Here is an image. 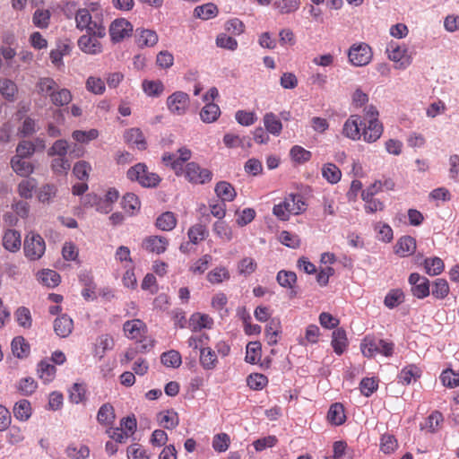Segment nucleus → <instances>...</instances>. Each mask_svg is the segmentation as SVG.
<instances>
[{"label": "nucleus", "instance_id": "57", "mask_svg": "<svg viewBox=\"0 0 459 459\" xmlns=\"http://www.w3.org/2000/svg\"><path fill=\"white\" fill-rule=\"evenodd\" d=\"M66 455L72 459H85L90 455V449L85 445H74L72 444L67 446Z\"/></svg>", "mask_w": 459, "mask_h": 459}, {"label": "nucleus", "instance_id": "2", "mask_svg": "<svg viewBox=\"0 0 459 459\" xmlns=\"http://www.w3.org/2000/svg\"><path fill=\"white\" fill-rule=\"evenodd\" d=\"M306 210V203L300 195L290 194L278 204H274L273 213L281 221H288L291 214L297 215Z\"/></svg>", "mask_w": 459, "mask_h": 459}, {"label": "nucleus", "instance_id": "21", "mask_svg": "<svg viewBox=\"0 0 459 459\" xmlns=\"http://www.w3.org/2000/svg\"><path fill=\"white\" fill-rule=\"evenodd\" d=\"M383 125L379 120L368 121L362 130L363 140L367 143H375L383 134Z\"/></svg>", "mask_w": 459, "mask_h": 459}, {"label": "nucleus", "instance_id": "16", "mask_svg": "<svg viewBox=\"0 0 459 459\" xmlns=\"http://www.w3.org/2000/svg\"><path fill=\"white\" fill-rule=\"evenodd\" d=\"M362 122L360 117L358 115H351L344 123L342 127V134L345 137L357 141L362 136L360 126Z\"/></svg>", "mask_w": 459, "mask_h": 459}, {"label": "nucleus", "instance_id": "59", "mask_svg": "<svg viewBox=\"0 0 459 459\" xmlns=\"http://www.w3.org/2000/svg\"><path fill=\"white\" fill-rule=\"evenodd\" d=\"M361 199L364 201V210L367 213H374L377 212L384 211L385 205L384 202H382L378 198H375V196H367L361 195Z\"/></svg>", "mask_w": 459, "mask_h": 459}, {"label": "nucleus", "instance_id": "15", "mask_svg": "<svg viewBox=\"0 0 459 459\" xmlns=\"http://www.w3.org/2000/svg\"><path fill=\"white\" fill-rule=\"evenodd\" d=\"M169 246V240L161 236H149L143 241V248L149 252L157 255L164 253Z\"/></svg>", "mask_w": 459, "mask_h": 459}, {"label": "nucleus", "instance_id": "60", "mask_svg": "<svg viewBox=\"0 0 459 459\" xmlns=\"http://www.w3.org/2000/svg\"><path fill=\"white\" fill-rule=\"evenodd\" d=\"M257 264L252 257H243L237 265L238 273L244 276H248L255 272Z\"/></svg>", "mask_w": 459, "mask_h": 459}, {"label": "nucleus", "instance_id": "7", "mask_svg": "<svg viewBox=\"0 0 459 459\" xmlns=\"http://www.w3.org/2000/svg\"><path fill=\"white\" fill-rule=\"evenodd\" d=\"M24 254L30 260H38L45 253L46 245L43 238L39 234L28 235L24 240Z\"/></svg>", "mask_w": 459, "mask_h": 459}, {"label": "nucleus", "instance_id": "36", "mask_svg": "<svg viewBox=\"0 0 459 459\" xmlns=\"http://www.w3.org/2000/svg\"><path fill=\"white\" fill-rule=\"evenodd\" d=\"M13 411L14 417L21 421L28 420L32 413L31 404L26 399L18 401L14 404Z\"/></svg>", "mask_w": 459, "mask_h": 459}, {"label": "nucleus", "instance_id": "9", "mask_svg": "<svg viewBox=\"0 0 459 459\" xmlns=\"http://www.w3.org/2000/svg\"><path fill=\"white\" fill-rule=\"evenodd\" d=\"M192 157V152L187 147H181L176 153L166 152L162 156V161L166 166H169L178 174L183 169V164L188 161Z\"/></svg>", "mask_w": 459, "mask_h": 459}, {"label": "nucleus", "instance_id": "52", "mask_svg": "<svg viewBox=\"0 0 459 459\" xmlns=\"http://www.w3.org/2000/svg\"><path fill=\"white\" fill-rule=\"evenodd\" d=\"M262 346L259 342H250L246 348L245 360L251 364L257 363L261 359Z\"/></svg>", "mask_w": 459, "mask_h": 459}, {"label": "nucleus", "instance_id": "27", "mask_svg": "<svg viewBox=\"0 0 459 459\" xmlns=\"http://www.w3.org/2000/svg\"><path fill=\"white\" fill-rule=\"evenodd\" d=\"M331 344L336 354L342 355L348 346V339L344 329L337 328L333 332Z\"/></svg>", "mask_w": 459, "mask_h": 459}, {"label": "nucleus", "instance_id": "26", "mask_svg": "<svg viewBox=\"0 0 459 459\" xmlns=\"http://www.w3.org/2000/svg\"><path fill=\"white\" fill-rule=\"evenodd\" d=\"M444 417L438 411H432L420 425V429L429 433L438 431L443 424Z\"/></svg>", "mask_w": 459, "mask_h": 459}, {"label": "nucleus", "instance_id": "35", "mask_svg": "<svg viewBox=\"0 0 459 459\" xmlns=\"http://www.w3.org/2000/svg\"><path fill=\"white\" fill-rule=\"evenodd\" d=\"M221 115L220 107L213 103L208 102L200 111V117L204 123L215 122Z\"/></svg>", "mask_w": 459, "mask_h": 459}, {"label": "nucleus", "instance_id": "23", "mask_svg": "<svg viewBox=\"0 0 459 459\" xmlns=\"http://www.w3.org/2000/svg\"><path fill=\"white\" fill-rule=\"evenodd\" d=\"M22 246V238L19 231L7 230L3 236V247L10 252H17Z\"/></svg>", "mask_w": 459, "mask_h": 459}, {"label": "nucleus", "instance_id": "53", "mask_svg": "<svg viewBox=\"0 0 459 459\" xmlns=\"http://www.w3.org/2000/svg\"><path fill=\"white\" fill-rule=\"evenodd\" d=\"M73 96L67 89H56L53 94H51V102L57 107H62L69 104L72 101Z\"/></svg>", "mask_w": 459, "mask_h": 459}, {"label": "nucleus", "instance_id": "55", "mask_svg": "<svg viewBox=\"0 0 459 459\" xmlns=\"http://www.w3.org/2000/svg\"><path fill=\"white\" fill-rule=\"evenodd\" d=\"M161 363L166 367L178 368L182 363L181 355L178 351L170 350L160 356Z\"/></svg>", "mask_w": 459, "mask_h": 459}, {"label": "nucleus", "instance_id": "61", "mask_svg": "<svg viewBox=\"0 0 459 459\" xmlns=\"http://www.w3.org/2000/svg\"><path fill=\"white\" fill-rule=\"evenodd\" d=\"M380 450L385 454H391L398 447V442L395 437L392 434H383L380 437Z\"/></svg>", "mask_w": 459, "mask_h": 459}, {"label": "nucleus", "instance_id": "13", "mask_svg": "<svg viewBox=\"0 0 459 459\" xmlns=\"http://www.w3.org/2000/svg\"><path fill=\"white\" fill-rule=\"evenodd\" d=\"M123 330L127 338L141 342L147 333V326L140 319H132L125 322Z\"/></svg>", "mask_w": 459, "mask_h": 459}, {"label": "nucleus", "instance_id": "63", "mask_svg": "<svg viewBox=\"0 0 459 459\" xmlns=\"http://www.w3.org/2000/svg\"><path fill=\"white\" fill-rule=\"evenodd\" d=\"M18 325L23 328H30L32 325V317L29 308L20 307L14 313Z\"/></svg>", "mask_w": 459, "mask_h": 459}, {"label": "nucleus", "instance_id": "38", "mask_svg": "<svg viewBox=\"0 0 459 459\" xmlns=\"http://www.w3.org/2000/svg\"><path fill=\"white\" fill-rule=\"evenodd\" d=\"M114 347V339L109 334H102L98 337L95 347H94V355L99 358H103L106 351L113 349Z\"/></svg>", "mask_w": 459, "mask_h": 459}, {"label": "nucleus", "instance_id": "29", "mask_svg": "<svg viewBox=\"0 0 459 459\" xmlns=\"http://www.w3.org/2000/svg\"><path fill=\"white\" fill-rule=\"evenodd\" d=\"M11 167L13 171L21 177H29L34 170L31 162L24 160L19 156H13L11 160Z\"/></svg>", "mask_w": 459, "mask_h": 459}, {"label": "nucleus", "instance_id": "30", "mask_svg": "<svg viewBox=\"0 0 459 459\" xmlns=\"http://www.w3.org/2000/svg\"><path fill=\"white\" fill-rule=\"evenodd\" d=\"M327 420L335 426L343 424L346 420L343 405L340 403L332 404L327 412Z\"/></svg>", "mask_w": 459, "mask_h": 459}, {"label": "nucleus", "instance_id": "24", "mask_svg": "<svg viewBox=\"0 0 459 459\" xmlns=\"http://www.w3.org/2000/svg\"><path fill=\"white\" fill-rule=\"evenodd\" d=\"M159 40L155 30L147 29L136 30V43L140 48L153 47Z\"/></svg>", "mask_w": 459, "mask_h": 459}, {"label": "nucleus", "instance_id": "17", "mask_svg": "<svg viewBox=\"0 0 459 459\" xmlns=\"http://www.w3.org/2000/svg\"><path fill=\"white\" fill-rule=\"evenodd\" d=\"M158 424L166 429H174L179 424V416L174 409L160 411L156 415Z\"/></svg>", "mask_w": 459, "mask_h": 459}, {"label": "nucleus", "instance_id": "58", "mask_svg": "<svg viewBox=\"0 0 459 459\" xmlns=\"http://www.w3.org/2000/svg\"><path fill=\"white\" fill-rule=\"evenodd\" d=\"M50 167L56 175H66L70 170L71 162L67 157H56L51 160Z\"/></svg>", "mask_w": 459, "mask_h": 459}, {"label": "nucleus", "instance_id": "37", "mask_svg": "<svg viewBox=\"0 0 459 459\" xmlns=\"http://www.w3.org/2000/svg\"><path fill=\"white\" fill-rule=\"evenodd\" d=\"M212 325V318L206 314L195 313L190 318V326L193 331H200L203 328L211 329Z\"/></svg>", "mask_w": 459, "mask_h": 459}, {"label": "nucleus", "instance_id": "4", "mask_svg": "<svg viewBox=\"0 0 459 459\" xmlns=\"http://www.w3.org/2000/svg\"><path fill=\"white\" fill-rule=\"evenodd\" d=\"M127 178L132 181H137L144 187H154L160 181V177L147 169L143 163H138L130 168L126 173Z\"/></svg>", "mask_w": 459, "mask_h": 459}, {"label": "nucleus", "instance_id": "46", "mask_svg": "<svg viewBox=\"0 0 459 459\" xmlns=\"http://www.w3.org/2000/svg\"><path fill=\"white\" fill-rule=\"evenodd\" d=\"M219 11L218 7L212 4L208 3L195 8V16L202 20H209L217 16Z\"/></svg>", "mask_w": 459, "mask_h": 459}, {"label": "nucleus", "instance_id": "6", "mask_svg": "<svg viewBox=\"0 0 459 459\" xmlns=\"http://www.w3.org/2000/svg\"><path fill=\"white\" fill-rule=\"evenodd\" d=\"M185 177L192 184L204 185L212 181V172L192 161L186 166Z\"/></svg>", "mask_w": 459, "mask_h": 459}, {"label": "nucleus", "instance_id": "48", "mask_svg": "<svg viewBox=\"0 0 459 459\" xmlns=\"http://www.w3.org/2000/svg\"><path fill=\"white\" fill-rule=\"evenodd\" d=\"M450 288L446 280L439 278L432 283V296L437 299H444L448 296Z\"/></svg>", "mask_w": 459, "mask_h": 459}, {"label": "nucleus", "instance_id": "20", "mask_svg": "<svg viewBox=\"0 0 459 459\" xmlns=\"http://www.w3.org/2000/svg\"><path fill=\"white\" fill-rule=\"evenodd\" d=\"M124 140L129 145H134L139 150H145L147 143L140 128H130L124 133Z\"/></svg>", "mask_w": 459, "mask_h": 459}, {"label": "nucleus", "instance_id": "41", "mask_svg": "<svg viewBox=\"0 0 459 459\" xmlns=\"http://www.w3.org/2000/svg\"><path fill=\"white\" fill-rule=\"evenodd\" d=\"M187 235L191 243L198 244L208 237L209 231L205 225L197 223L189 228Z\"/></svg>", "mask_w": 459, "mask_h": 459}, {"label": "nucleus", "instance_id": "3", "mask_svg": "<svg viewBox=\"0 0 459 459\" xmlns=\"http://www.w3.org/2000/svg\"><path fill=\"white\" fill-rule=\"evenodd\" d=\"M75 22L76 28L81 31L86 30L89 34L98 37H104L106 35V29L102 22L92 20L90 11L86 8L77 10Z\"/></svg>", "mask_w": 459, "mask_h": 459}, {"label": "nucleus", "instance_id": "28", "mask_svg": "<svg viewBox=\"0 0 459 459\" xmlns=\"http://www.w3.org/2000/svg\"><path fill=\"white\" fill-rule=\"evenodd\" d=\"M264 126L267 133L278 136L282 131V124L277 116L273 112H267L263 117Z\"/></svg>", "mask_w": 459, "mask_h": 459}, {"label": "nucleus", "instance_id": "54", "mask_svg": "<svg viewBox=\"0 0 459 459\" xmlns=\"http://www.w3.org/2000/svg\"><path fill=\"white\" fill-rule=\"evenodd\" d=\"M122 207L126 212L134 214L140 210L141 202L136 195L127 193L123 196Z\"/></svg>", "mask_w": 459, "mask_h": 459}, {"label": "nucleus", "instance_id": "1", "mask_svg": "<svg viewBox=\"0 0 459 459\" xmlns=\"http://www.w3.org/2000/svg\"><path fill=\"white\" fill-rule=\"evenodd\" d=\"M360 350L363 356L368 359L377 354L390 358L394 354L395 344L393 341L368 334L360 342Z\"/></svg>", "mask_w": 459, "mask_h": 459}, {"label": "nucleus", "instance_id": "25", "mask_svg": "<svg viewBox=\"0 0 459 459\" xmlns=\"http://www.w3.org/2000/svg\"><path fill=\"white\" fill-rule=\"evenodd\" d=\"M214 192L221 201L232 202L236 196L237 192L234 186L227 181H220L215 185Z\"/></svg>", "mask_w": 459, "mask_h": 459}, {"label": "nucleus", "instance_id": "42", "mask_svg": "<svg viewBox=\"0 0 459 459\" xmlns=\"http://www.w3.org/2000/svg\"><path fill=\"white\" fill-rule=\"evenodd\" d=\"M207 281L212 284H220L230 278L229 270L224 266H217L207 273Z\"/></svg>", "mask_w": 459, "mask_h": 459}, {"label": "nucleus", "instance_id": "14", "mask_svg": "<svg viewBox=\"0 0 459 459\" xmlns=\"http://www.w3.org/2000/svg\"><path fill=\"white\" fill-rule=\"evenodd\" d=\"M100 38L87 32V34L79 38L78 47L85 54L98 55L102 52V45L99 40Z\"/></svg>", "mask_w": 459, "mask_h": 459}, {"label": "nucleus", "instance_id": "11", "mask_svg": "<svg viewBox=\"0 0 459 459\" xmlns=\"http://www.w3.org/2000/svg\"><path fill=\"white\" fill-rule=\"evenodd\" d=\"M408 281L411 285V290L414 297L422 299L429 295V281L428 278L418 273H412L410 274Z\"/></svg>", "mask_w": 459, "mask_h": 459}, {"label": "nucleus", "instance_id": "34", "mask_svg": "<svg viewBox=\"0 0 459 459\" xmlns=\"http://www.w3.org/2000/svg\"><path fill=\"white\" fill-rule=\"evenodd\" d=\"M265 339L270 346H273L278 342V336L281 333V323L278 319H271L265 326Z\"/></svg>", "mask_w": 459, "mask_h": 459}, {"label": "nucleus", "instance_id": "47", "mask_svg": "<svg viewBox=\"0 0 459 459\" xmlns=\"http://www.w3.org/2000/svg\"><path fill=\"white\" fill-rule=\"evenodd\" d=\"M70 51L71 48L67 44H59L56 48L52 49L49 53L52 64L56 67L63 66V57L69 55Z\"/></svg>", "mask_w": 459, "mask_h": 459}, {"label": "nucleus", "instance_id": "49", "mask_svg": "<svg viewBox=\"0 0 459 459\" xmlns=\"http://www.w3.org/2000/svg\"><path fill=\"white\" fill-rule=\"evenodd\" d=\"M404 301V293L400 289H394L387 292L385 297L384 304L386 307L392 309L398 307Z\"/></svg>", "mask_w": 459, "mask_h": 459}, {"label": "nucleus", "instance_id": "12", "mask_svg": "<svg viewBox=\"0 0 459 459\" xmlns=\"http://www.w3.org/2000/svg\"><path fill=\"white\" fill-rule=\"evenodd\" d=\"M133 31V25L126 19H116L109 27V35L113 41L119 42L129 37Z\"/></svg>", "mask_w": 459, "mask_h": 459}, {"label": "nucleus", "instance_id": "33", "mask_svg": "<svg viewBox=\"0 0 459 459\" xmlns=\"http://www.w3.org/2000/svg\"><path fill=\"white\" fill-rule=\"evenodd\" d=\"M322 177L330 184H337L342 178L341 169L333 163L327 162L323 165Z\"/></svg>", "mask_w": 459, "mask_h": 459}, {"label": "nucleus", "instance_id": "45", "mask_svg": "<svg viewBox=\"0 0 459 459\" xmlns=\"http://www.w3.org/2000/svg\"><path fill=\"white\" fill-rule=\"evenodd\" d=\"M423 264L426 273L430 276L440 274L445 268L444 262L439 257L426 258Z\"/></svg>", "mask_w": 459, "mask_h": 459}, {"label": "nucleus", "instance_id": "39", "mask_svg": "<svg viewBox=\"0 0 459 459\" xmlns=\"http://www.w3.org/2000/svg\"><path fill=\"white\" fill-rule=\"evenodd\" d=\"M11 346L13 354L19 359L26 358L30 354V344L22 336L13 338Z\"/></svg>", "mask_w": 459, "mask_h": 459}, {"label": "nucleus", "instance_id": "51", "mask_svg": "<svg viewBox=\"0 0 459 459\" xmlns=\"http://www.w3.org/2000/svg\"><path fill=\"white\" fill-rule=\"evenodd\" d=\"M212 230L215 235L223 241H230L233 238L232 229L224 221H217L213 223Z\"/></svg>", "mask_w": 459, "mask_h": 459}, {"label": "nucleus", "instance_id": "43", "mask_svg": "<svg viewBox=\"0 0 459 459\" xmlns=\"http://www.w3.org/2000/svg\"><path fill=\"white\" fill-rule=\"evenodd\" d=\"M37 187V181L33 178L22 180L18 185V194L24 199H30Z\"/></svg>", "mask_w": 459, "mask_h": 459}, {"label": "nucleus", "instance_id": "31", "mask_svg": "<svg viewBox=\"0 0 459 459\" xmlns=\"http://www.w3.org/2000/svg\"><path fill=\"white\" fill-rule=\"evenodd\" d=\"M38 376L44 384L50 383L56 377V368L48 360H41L38 364Z\"/></svg>", "mask_w": 459, "mask_h": 459}, {"label": "nucleus", "instance_id": "18", "mask_svg": "<svg viewBox=\"0 0 459 459\" xmlns=\"http://www.w3.org/2000/svg\"><path fill=\"white\" fill-rule=\"evenodd\" d=\"M416 250V240L411 236H403L395 246L394 252L401 257H406L412 255Z\"/></svg>", "mask_w": 459, "mask_h": 459}, {"label": "nucleus", "instance_id": "56", "mask_svg": "<svg viewBox=\"0 0 459 459\" xmlns=\"http://www.w3.org/2000/svg\"><path fill=\"white\" fill-rule=\"evenodd\" d=\"M51 13L47 9H37L32 16L33 24L39 29H47L50 23Z\"/></svg>", "mask_w": 459, "mask_h": 459}, {"label": "nucleus", "instance_id": "64", "mask_svg": "<svg viewBox=\"0 0 459 459\" xmlns=\"http://www.w3.org/2000/svg\"><path fill=\"white\" fill-rule=\"evenodd\" d=\"M37 87L41 94L48 95L50 98L58 86L53 78L44 77L39 79Z\"/></svg>", "mask_w": 459, "mask_h": 459}, {"label": "nucleus", "instance_id": "44", "mask_svg": "<svg viewBox=\"0 0 459 459\" xmlns=\"http://www.w3.org/2000/svg\"><path fill=\"white\" fill-rule=\"evenodd\" d=\"M177 225V218L171 212H165L156 220V226L161 230H172Z\"/></svg>", "mask_w": 459, "mask_h": 459}, {"label": "nucleus", "instance_id": "10", "mask_svg": "<svg viewBox=\"0 0 459 459\" xmlns=\"http://www.w3.org/2000/svg\"><path fill=\"white\" fill-rule=\"evenodd\" d=\"M169 111L178 116L184 115L189 106V96L183 91H176L167 99Z\"/></svg>", "mask_w": 459, "mask_h": 459}, {"label": "nucleus", "instance_id": "50", "mask_svg": "<svg viewBox=\"0 0 459 459\" xmlns=\"http://www.w3.org/2000/svg\"><path fill=\"white\" fill-rule=\"evenodd\" d=\"M420 377V370L415 365H408L404 367L400 374L399 379L400 382L405 385H410L412 380H417Z\"/></svg>", "mask_w": 459, "mask_h": 459}, {"label": "nucleus", "instance_id": "8", "mask_svg": "<svg viewBox=\"0 0 459 459\" xmlns=\"http://www.w3.org/2000/svg\"><path fill=\"white\" fill-rule=\"evenodd\" d=\"M385 52L390 60L398 64L396 65L398 69H405L411 64V58L407 55L408 49L405 46L391 41L387 45Z\"/></svg>", "mask_w": 459, "mask_h": 459}, {"label": "nucleus", "instance_id": "40", "mask_svg": "<svg viewBox=\"0 0 459 459\" xmlns=\"http://www.w3.org/2000/svg\"><path fill=\"white\" fill-rule=\"evenodd\" d=\"M277 282L283 288L293 290L297 282V275L292 271L281 270L276 276ZM294 295L296 291H291Z\"/></svg>", "mask_w": 459, "mask_h": 459}, {"label": "nucleus", "instance_id": "32", "mask_svg": "<svg viewBox=\"0 0 459 459\" xmlns=\"http://www.w3.org/2000/svg\"><path fill=\"white\" fill-rule=\"evenodd\" d=\"M115 419L114 407L108 403L102 404L97 413L98 422L103 426H109L113 424Z\"/></svg>", "mask_w": 459, "mask_h": 459}, {"label": "nucleus", "instance_id": "5", "mask_svg": "<svg viewBox=\"0 0 459 459\" xmlns=\"http://www.w3.org/2000/svg\"><path fill=\"white\" fill-rule=\"evenodd\" d=\"M347 55L351 65L357 67L368 65L373 58L372 48L365 42L352 44Z\"/></svg>", "mask_w": 459, "mask_h": 459}, {"label": "nucleus", "instance_id": "19", "mask_svg": "<svg viewBox=\"0 0 459 459\" xmlns=\"http://www.w3.org/2000/svg\"><path fill=\"white\" fill-rule=\"evenodd\" d=\"M199 363L204 370H214L219 363L216 351L211 347L201 348Z\"/></svg>", "mask_w": 459, "mask_h": 459}, {"label": "nucleus", "instance_id": "62", "mask_svg": "<svg viewBox=\"0 0 459 459\" xmlns=\"http://www.w3.org/2000/svg\"><path fill=\"white\" fill-rule=\"evenodd\" d=\"M17 91L18 89L14 82L10 79L0 80V93L4 98L8 100H13Z\"/></svg>", "mask_w": 459, "mask_h": 459}, {"label": "nucleus", "instance_id": "22", "mask_svg": "<svg viewBox=\"0 0 459 459\" xmlns=\"http://www.w3.org/2000/svg\"><path fill=\"white\" fill-rule=\"evenodd\" d=\"M74 329V321L67 315H62L54 321V331L61 338L68 337Z\"/></svg>", "mask_w": 459, "mask_h": 459}]
</instances>
